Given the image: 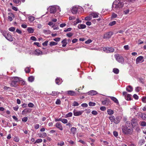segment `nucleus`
Masks as SVG:
<instances>
[{"label": "nucleus", "mask_w": 146, "mask_h": 146, "mask_svg": "<svg viewBox=\"0 0 146 146\" xmlns=\"http://www.w3.org/2000/svg\"><path fill=\"white\" fill-rule=\"evenodd\" d=\"M116 23V22L115 21H113L111 22L109 24V25L110 26H112L115 25Z\"/></svg>", "instance_id": "79ce46f5"}, {"label": "nucleus", "mask_w": 146, "mask_h": 146, "mask_svg": "<svg viewBox=\"0 0 146 146\" xmlns=\"http://www.w3.org/2000/svg\"><path fill=\"white\" fill-rule=\"evenodd\" d=\"M113 71V72L116 74H118L119 71V69L116 68H114Z\"/></svg>", "instance_id": "4c0bfd02"}, {"label": "nucleus", "mask_w": 146, "mask_h": 146, "mask_svg": "<svg viewBox=\"0 0 146 146\" xmlns=\"http://www.w3.org/2000/svg\"><path fill=\"white\" fill-rule=\"evenodd\" d=\"M141 90V88L139 87H137L135 89V91H136V92H139Z\"/></svg>", "instance_id": "864d4df0"}, {"label": "nucleus", "mask_w": 146, "mask_h": 146, "mask_svg": "<svg viewBox=\"0 0 146 146\" xmlns=\"http://www.w3.org/2000/svg\"><path fill=\"white\" fill-rule=\"evenodd\" d=\"M145 141L144 139H141L140 140L139 142V143L141 145H142L144 143H145Z\"/></svg>", "instance_id": "09e8293b"}, {"label": "nucleus", "mask_w": 146, "mask_h": 146, "mask_svg": "<svg viewBox=\"0 0 146 146\" xmlns=\"http://www.w3.org/2000/svg\"><path fill=\"white\" fill-rule=\"evenodd\" d=\"M142 119L144 120H145L146 119V115L144 113L142 114L141 116Z\"/></svg>", "instance_id": "37998d69"}, {"label": "nucleus", "mask_w": 146, "mask_h": 146, "mask_svg": "<svg viewBox=\"0 0 146 146\" xmlns=\"http://www.w3.org/2000/svg\"><path fill=\"white\" fill-rule=\"evenodd\" d=\"M72 113L71 112H69L66 114L65 116V117L67 118L69 117H71L72 116Z\"/></svg>", "instance_id": "c9c22d12"}, {"label": "nucleus", "mask_w": 146, "mask_h": 146, "mask_svg": "<svg viewBox=\"0 0 146 146\" xmlns=\"http://www.w3.org/2000/svg\"><path fill=\"white\" fill-rule=\"evenodd\" d=\"M78 10V8L77 7H73L71 9V11L72 13L75 14L77 13Z\"/></svg>", "instance_id": "dca6fc26"}, {"label": "nucleus", "mask_w": 146, "mask_h": 146, "mask_svg": "<svg viewBox=\"0 0 146 146\" xmlns=\"http://www.w3.org/2000/svg\"><path fill=\"white\" fill-rule=\"evenodd\" d=\"M8 15V20L10 21H12L13 20V18H14V14L11 13H9Z\"/></svg>", "instance_id": "f8f14e48"}, {"label": "nucleus", "mask_w": 146, "mask_h": 146, "mask_svg": "<svg viewBox=\"0 0 146 146\" xmlns=\"http://www.w3.org/2000/svg\"><path fill=\"white\" fill-rule=\"evenodd\" d=\"M96 105V103L94 102H90L89 103V105L90 106H93Z\"/></svg>", "instance_id": "de8ad7c7"}, {"label": "nucleus", "mask_w": 146, "mask_h": 146, "mask_svg": "<svg viewBox=\"0 0 146 146\" xmlns=\"http://www.w3.org/2000/svg\"><path fill=\"white\" fill-rule=\"evenodd\" d=\"M56 104L57 105H59L60 104V100L59 99H57L56 102Z\"/></svg>", "instance_id": "e2e57ef3"}, {"label": "nucleus", "mask_w": 146, "mask_h": 146, "mask_svg": "<svg viewBox=\"0 0 146 146\" xmlns=\"http://www.w3.org/2000/svg\"><path fill=\"white\" fill-rule=\"evenodd\" d=\"M129 9H127L124 11V13L125 15H126L129 13Z\"/></svg>", "instance_id": "0e129e2a"}, {"label": "nucleus", "mask_w": 146, "mask_h": 146, "mask_svg": "<svg viewBox=\"0 0 146 146\" xmlns=\"http://www.w3.org/2000/svg\"><path fill=\"white\" fill-rule=\"evenodd\" d=\"M110 98L114 102L117 104H119V102L116 98L113 96L110 97Z\"/></svg>", "instance_id": "4be33fe9"}, {"label": "nucleus", "mask_w": 146, "mask_h": 146, "mask_svg": "<svg viewBox=\"0 0 146 146\" xmlns=\"http://www.w3.org/2000/svg\"><path fill=\"white\" fill-rule=\"evenodd\" d=\"M34 106V104L31 103H30L28 104V106L29 107L32 108Z\"/></svg>", "instance_id": "bf43d9fd"}, {"label": "nucleus", "mask_w": 146, "mask_h": 146, "mask_svg": "<svg viewBox=\"0 0 146 146\" xmlns=\"http://www.w3.org/2000/svg\"><path fill=\"white\" fill-rule=\"evenodd\" d=\"M74 115L75 116H78L81 115L83 112L82 111H77L74 110L73 111Z\"/></svg>", "instance_id": "9b49d317"}, {"label": "nucleus", "mask_w": 146, "mask_h": 146, "mask_svg": "<svg viewBox=\"0 0 146 146\" xmlns=\"http://www.w3.org/2000/svg\"><path fill=\"white\" fill-rule=\"evenodd\" d=\"M106 109V108L105 106H102L100 108V110L102 111H105Z\"/></svg>", "instance_id": "13d9d810"}, {"label": "nucleus", "mask_w": 146, "mask_h": 146, "mask_svg": "<svg viewBox=\"0 0 146 146\" xmlns=\"http://www.w3.org/2000/svg\"><path fill=\"white\" fill-rule=\"evenodd\" d=\"M46 52H42L38 49H36L34 52V54L37 56H39L43 54H46Z\"/></svg>", "instance_id": "6e6552de"}, {"label": "nucleus", "mask_w": 146, "mask_h": 146, "mask_svg": "<svg viewBox=\"0 0 146 146\" xmlns=\"http://www.w3.org/2000/svg\"><path fill=\"white\" fill-rule=\"evenodd\" d=\"M117 14H116L115 13H113L112 14L111 18L112 19L116 18L117 17Z\"/></svg>", "instance_id": "a18cd8bd"}, {"label": "nucleus", "mask_w": 146, "mask_h": 146, "mask_svg": "<svg viewBox=\"0 0 146 146\" xmlns=\"http://www.w3.org/2000/svg\"><path fill=\"white\" fill-rule=\"evenodd\" d=\"M108 100H106L102 101V104L104 105H106L108 104Z\"/></svg>", "instance_id": "72a5a7b5"}, {"label": "nucleus", "mask_w": 146, "mask_h": 146, "mask_svg": "<svg viewBox=\"0 0 146 146\" xmlns=\"http://www.w3.org/2000/svg\"><path fill=\"white\" fill-rule=\"evenodd\" d=\"M139 124L142 127H145L146 126V122L145 121H140Z\"/></svg>", "instance_id": "cd10ccee"}, {"label": "nucleus", "mask_w": 146, "mask_h": 146, "mask_svg": "<svg viewBox=\"0 0 146 146\" xmlns=\"http://www.w3.org/2000/svg\"><path fill=\"white\" fill-rule=\"evenodd\" d=\"M64 143L63 141H61L60 143H58L57 144V145H60V146H62L64 145Z\"/></svg>", "instance_id": "4d7b16f0"}, {"label": "nucleus", "mask_w": 146, "mask_h": 146, "mask_svg": "<svg viewBox=\"0 0 146 146\" xmlns=\"http://www.w3.org/2000/svg\"><path fill=\"white\" fill-rule=\"evenodd\" d=\"M40 125L38 124H36L34 125V127L36 129H38Z\"/></svg>", "instance_id": "5fc2aeb1"}, {"label": "nucleus", "mask_w": 146, "mask_h": 146, "mask_svg": "<svg viewBox=\"0 0 146 146\" xmlns=\"http://www.w3.org/2000/svg\"><path fill=\"white\" fill-rule=\"evenodd\" d=\"M28 18L30 22H32L35 20V17L33 16H29L28 17Z\"/></svg>", "instance_id": "2f4dec72"}, {"label": "nucleus", "mask_w": 146, "mask_h": 146, "mask_svg": "<svg viewBox=\"0 0 146 146\" xmlns=\"http://www.w3.org/2000/svg\"><path fill=\"white\" fill-rule=\"evenodd\" d=\"M92 19V17L91 16H90V15L89 16H87L85 18V19L86 21H90Z\"/></svg>", "instance_id": "e433bc0d"}, {"label": "nucleus", "mask_w": 146, "mask_h": 146, "mask_svg": "<svg viewBox=\"0 0 146 146\" xmlns=\"http://www.w3.org/2000/svg\"><path fill=\"white\" fill-rule=\"evenodd\" d=\"M79 105V104L78 103V102H77L76 101H74V102L73 103L72 106H78Z\"/></svg>", "instance_id": "603ef678"}, {"label": "nucleus", "mask_w": 146, "mask_h": 146, "mask_svg": "<svg viewBox=\"0 0 146 146\" xmlns=\"http://www.w3.org/2000/svg\"><path fill=\"white\" fill-rule=\"evenodd\" d=\"M86 26L85 25L79 24L78 25V27L79 29H84L86 28Z\"/></svg>", "instance_id": "bb28decb"}, {"label": "nucleus", "mask_w": 146, "mask_h": 146, "mask_svg": "<svg viewBox=\"0 0 146 146\" xmlns=\"http://www.w3.org/2000/svg\"><path fill=\"white\" fill-rule=\"evenodd\" d=\"M13 108L14 110L15 111H17L19 108V107L17 105L15 107H13Z\"/></svg>", "instance_id": "680f3d73"}, {"label": "nucleus", "mask_w": 146, "mask_h": 146, "mask_svg": "<svg viewBox=\"0 0 146 146\" xmlns=\"http://www.w3.org/2000/svg\"><path fill=\"white\" fill-rule=\"evenodd\" d=\"M28 120V118L27 117H25L22 119V121L24 122H26Z\"/></svg>", "instance_id": "3c124183"}, {"label": "nucleus", "mask_w": 146, "mask_h": 146, "mask_svg": "<svg viewBox=\"0 0 146 146\" xmlns=\"http://www.w3.org/2000/svg\"><path fill=\"white\" fill-rule=\"evenodd\" d=\"M59 93V92H52L51 95L52 96H56L58 95Z\"/></svg>", "instance_id": "f704fd0d"}, {"label": "nucleus", "mask_w": 146, "mask_h": 146, "mask_svg": "<svg viewBox=\"0 0 146 146\" xmlns=\"http://www.w3.org/2000/svg\"><path fill=\"white\" fill-rule=\"evenodd\" d=\"M99 14L96 12H92L90 14V15L93 17L94 18H98L99 17Z\"/></svg>", "instance_id": "9d476101"}, {"label": "nucleus", "mask_w": 146, "mask_h": 146, "mask_svg": "<svg viewBox=\"0 0 146 146\" xmlns=\"http://www.w3.org/2000/svg\"><path fill=\"white\" fill-rule=\"evenodd\" d=\"M57 44V43L56 42H53V41H52L50 42V45L51 46H53L56 45Z\"/></svg>", "instance_id": "ea45409f"}, {"label": "nucleus", "mask_w": 146, "mask_h": 146, "mask_svg": "<svg viewBox=\"0 0 146 146\" xmlns=\"http://www.w3.org/2000/svg\"><path fill=\"white\" fill-rule=\"evenodd\" d=\"M67 93L71 96H74L76 95V94L75 92L72 90H69L67 92Z\"/></svg>", "instance_id": "f3484780"}, {"label": "nucleus", "mask_w": 146, "mask_h": 146, "mask_svg": "<svg viewBox=\"0 0 146 146\" xmlns=\"http://www.w3.org/2000/svg\"><path fill=\"white\" fill-rule=\"evenodd\" d=\"M31 39L33 41H36V38L34 36H32L31 37Z\"/></svg>", "instance_id": "69168bd1"}, {"label": "nucleus", "mask_w": 146, "mask_h": 146, "mask_svg": "<svg viewBox=\"0 0 146 146\" xmlns=\"http://www.w3.org/2000/svg\"><path fill=\"white\" fill-rule=\"evenodd\" d=\"M10 79L17 83L20 81V78L17 77H11Z\"/></svg>", "instance_id": "4468645a"}, {"label": "nucleus", "mask_w": 146, "mask_h": 146, "mask_svg": "<svg viewBox=\"0 0 146 146\" xmlns=\"http://www.w3.org/2000/svg\"><path fill=\"white\" fill-rule=\"evenodd\" d=\"M115 117L113 115H111L109 117V119L111 122H114L115 120Z\"/></svg>", "instance_id": "c756f323"}, {"label": "nucleus", "mask_w": 146, "mask_h": 146, "mask_svg": "<svg viewBox=\"0 0 146 146\" xmlns=\"http://www.w3.org/2000/svg\"><path fill=\"white\" fill-rule=\"evenodd\" d=\"M103 50L107 53L112 52L114 51V49L112 47H105L103 48Z\"/></svg>", "instance_id": "423d86ee"}, {"label": "nucleus", "mask_w": 146, "mask_h": 146, "mask_svg": "<svg viewBox=\"0 0 146 146\" xmlns=\"http://www.w3.org/2000/svg\"><path fill=\"white\" fill-rule=\"evenodd\" d=\"M42 141V139H38L35 142V143H41Z\"/></svg>", "instance_id": "a19ab883"}, {"label": "nucleus", "mask_w": 146, "mask_h": 146, "mask_svg": "<svg viewBox=\"0 0 146 146\" xmlns=\"http://www.w3.org/2000/svg\"><path fill=\"white\" fill-rule=\"evenodd\" d=\"M55 126L56 128L59 129L60 130L62 131L63 130V127L61 123L60 122L57 123L56 124Z\"/></svg>", "instance_id": "ddd939ff"}, {"label": "nucleus", "mask_w": 146, "mask_h": 146, "mask_svg": "<svg viewBox=\"0 0 146 146\" xmlns=\"http://www.w3.org/2000/svg\"><path fill=\"white\" fill-rule=\"evenodd\" d=\"M107 112L108 114L110 115H112L113 114V111L112 110L110 109L108 110Z\"/></svg>", "instance_id": "473e14b6"}, {"label": "nucleus", "mask_w": 146, "mask_h": 146, "mask_svg": "<svg viewBox=\"0 0 146 146\" xmlns=\"http://www.w3.org/2000/svg\"><path fill=\"white\" fill-rule=\"evenodd\" d=\"M114 56L116 60L118 62L122 64L123 63L124 59L122 56L118 54H115Z\"/></svg>", "instance_id": "39448f33"}, {"label": "nucleus", "mask_w": 146, "mask_h": 146, "mask_svg": "<svg viewBox=\"0 0 146 146\" xmlns=\"http://www.w3.org/2000/svg\"><path fill=\"white\" fill-rule=\"evenodd\" d=\"M15 29V28L14 27H11L9 29V30L11 32H14Z\"/></svg>", "instance_id": "c03bdc74"}, {"label": "nucleus", "mask_w": 146, "mask_h": 146, "mask_svg": "<svg viewBox=\"0 0 146 146\" xmlns=\"http://www.w3.org/2000/svg\"><path fill=\"white\" fill-rule=\"evenodd\" d=\"M35 79V77L33 76H31L28 78V80L30 82H33Z\"/></svg>", "instance_id": "a878e982"}, {"label": "nucleus", "mask_w": 146, "mask_h": 146, "mask_svg": "<svg viewBox=\"0 0 146 146\" xmlns=\"http://www.w3.org/2000/svg\"><path fill=\"white\" fill-rule=\"evenodd\" d=\"M88 93L89 95L92 96L95 95L97 94V92L94 90H91Z\"/></svg>", "instance_id": "a211bd4d"}, {"label": "nucleus", "mask_w": 146, "mask_h": 146, "mask_svg": "<svg viewBox=\"0 0 146 146\" xmlns=\"http://www.w3.org/2000/svg\"><path fill=\"white\" fill-rule=\"evenodd\" d=\"M74 34L72 33H68L66 35L68 37H70L72 36Z\"/></svg>", "instance_id": "6e6d98bb"}, {"label": "nucleus", "mask_w": 146, "mask_h": 146, "mask_svg": "<svg viewBox=\"0 0 146 146\" xmlns=\"http://www.w3.org/2000/svg\"><path fill=\"white\" fill-rule=\"evenodd\" d=\"M38 136L41 138H44L47 136L46 133L45 132H44L42 133H40L38 134Z\"/></svg>", "instance_id": "aec40b11"}, {"label": "nucleus", "mask_w": 146, "mask_h": 146, "mask_svg": "<svg viewBox=\"0 0 146 146\" xmlns=\"http://www.w3.org/2000/svg\"><path fill=\"white\" fill-rule=\"evenodd\" d=\"M25 71L26 73H29L30 72V69L29 67H26L25 70Z\"/></svg>", "instance_id": "8fccbe9b"}, {"label": "nucleus", "mask_w": 146, "mask_h": 146, "mask_svg": "<svg viewBox=\"0 0 146 146\" xmlns=\"http://www.w3.org/2000/svg\"><path fill=\"white\" fill-rule=\"evenodd\" d=\"M131 95L130 94H128L126 97L125 98L127 100H131Z\"/></svg>", "instance_id": "58836bf2"}, {"label": "nucleus", "mask_w": 146, "mask_h": 146, "mask_svg": "<svg viewBox=\"0 0 146 146\" xmlns=\"http://www.w3.org/2000/svg\"><path fill=\"white\" fill-rule=\"evenodd\" d=\"M62 46L63 47H64L66 46L67 44V39H64L62 41Z\"/></svg>", "instance_id": "b1692460"}, {"label": "nucleus", "mask_w": 146, "mask_h": 146, "mask_svg": "<svg viewBox=\"0 0 146 146\" xmlns=\"http://www.w3.org/2000/svg\"><path fill=\"white\" fill-rule=\"evenodd\" d=\"M143 57L142 56H140L137 57L136 60V64L141 63L144 61Z\"/></svg>", "instance_id": "1a4fd4ad"}, {"label": "nucleus", "mask_w": 146, "mask_h": 146, "mask_svg": "<svg viewBox=\"0 0 146 146\" xmlns=\"http://www.w3.org/2000/svg\"><path fill=\"white\" fill-rule=\"evenodd\" d=\"M113 135L115 137H117L118 135V133L117 132L114 131L113 132Z\"/></svg>", "instance_id": "052dcab7"}, {"label": "nucleus", "mask_w": 146, "mask_h": 146, "mask_svg": "<svg viewBox=\"0 0 146 146\" xmlns=\"http://www.w3.org/2000/svg\"><path fill=\"white\" fill-rule=\"evenodd\" d=\"M121 129L123 133L125 135H131L133 131L132 124L129 122H126L125 126H122Z\"/></svg>", "instance_id": "f257e3e1"}, {"label": "nucleus", "mask_w": 146, "mask_h": 146, "mask_svg": "<svg viewBox=\"0 0 146 146\" xmlns=\"http://www.w3.org/2000/svg\"><path fill=\"white\" fill-rule=\"evenodd\" d=\"M124 3L121 0H116L113 3L112 7H115L116 9H119L121 8L123 6Z\"/></svg>", "instance_id": "f03ea898"}, {"label": "nucleus", "mask_w": 146, "mask_h": 146, "mask_svg": "<svg viewBox=\"0 0 146 146\" xmlns=\"http://www.w3.org/2000/svg\"><path fill=\"white\" fill-rule=\"evenodd\" d=\"M61 122L64 123H66L68 122V120L65 119H62Z\"/></svg>", "instance_id": "49530a36"}, {"label": "nucleus", "mask_w": 146, "mask_h": 146, "mask_svg": "<svg viewBox=\"0 0 146 146\" xmlns=\"http://www.w3.org/2000/svg\"><path fill=\"white\" fill-rule=\"evenodd\" d=\"M11 81V82L10 84V86L11 87H16L17 85V83L12 80Z\"/></svg>", "instance_id": "5701e85b"}, {"label": "nucleus", "mask_w": 146, "mask_h": 146, "mask_svg": "<svg viewBox=\"0 0 146 146\" xmlns=\"http://www.w3.org/2000/svg\"><path fill=\"white\" fill-rule=\"evenodd\" d=\"M1 33L3 35L7 40L11 41L13 40V38L9 34L7 33V31H1Z\"/></svg>", "instance_id": "20e7f679"}, {"label": "nucleus", "mask_w": 146, "mask_h": 146, "mask_svg": "<svg viewBox=\"0 0 146 146\" xmlns=\"http://www.w3.org/2000/svg\"><path fill=\"white\" fill-rule=\"evenodd\" d=\"M31 111V110L30 109L26 108L23 110L22 112V113L23 115H24L28 113H29Z\"/></svg>", "instance_id": "2eb2a0df"}, {"label": "nucleus", "mask_w": 146, "mask_h": 146, "mask_svg": "<svg viewBox=\"0 0 146 146\" xmlns=\"http://www.w3.org/2000/svg\"><path fill=\"white\" fill-rule=\"evenodd\" d=\"M71 132L74 134H75L76 131V128L74 127H72L71 129Z\"/></svg>", "instance_id": "7c9ffc66"}, {"label": "nucleus", "mask_w": 146, "mask_h": 146, "mask_svg": "<svg viewBox=\"0 0 146 146\" xmlns=\"http://www.w3.org/2000/svg\"><path fill=\"white\" fill-rule=\"evenodd\" d=\"M120 117L119 116H117L115 118L114 123L116 124L118 123L120 120Z\"/></svg>", "instance_id": "6ab92c4d"}, {"label": "nucleus", "mask_w": 146, "mask_h": 146, "mask_svg": "<svg viewBox=\"0 0 146 146\" xmlns=\"http://www.w3.org/2000/svg\"><path fill=\"white\" fill-rule=\"evenodd\" d=\"M50 7V12L51 13H54L56 11L59 12L60 11V9L58 6H52Z\"/></svg>", "instance_id": "7ed1b4c3"}, {"label": "nucleus", "mask_w": 146, "mask_h": 146, "mask_svg": "<svg viewBox=\"0 0 146 146\" xmlns=\"http://www.w3.org/2000/svg\"><path fill=\"white\" fill-rule=\"evenodd\" d=\"M27 30L30 33H33L34 31V30L31 27H29Z\"/></svg>", "instance_id": "c85d7f7f"}, {"label": "nucleus", "mask_w": 146, "mask_h": 146, "mask_svg": "<svg viewBox=\"0 0 146 146\" xmlns=\"http://www.w3.org/2000/svg\"><path fill=\"white\" fill-rule=\"evenodd\" d=\"M133 97L136 100H138L139 98L138 96L136 94H135L133 95Z\"/></svg>", "instance_id": "338daca9"}, {"label": "nucleus", "mask_w": 146, "mask_h": 146, "mask_svg": "<svg viewBox=\"0 0 146 146\" xmlns=\"http://www.w3.org/2000/svg\"><path fill=\"white\" fill-rule=\"evenodd\" d=\"M113 33L112 32H109L106 33L104 35L103 38L104 39H108L111 36Z\"/></svg>", "instance_id": "0eeeda50"}, {"label": "nucleus", "mask_w": 146, "mask_h": 146, "mask_svg": "<svg viewBox=\"0 0 146 146\" xmlns=\"http://www.w3.org/2000/svg\"><path fill=\"white\" fill-rule=\"evenodd\" d=\"M92 114L96 115L98 114V113L96 111L94 110L92 112Z\"/></svg>", "instance_id": "774afa93"}, {"label": "nucleus", "mask_w": 146, "mask_h": 146, "mask_svg": "<svg viewBox=\"0 0 146 146\" xmlns=\"http://www.w3.org/2000/svg\"><path fill=\"white\" fill-rule=\"evenodd\" d=\"M126 90L129 92H131L133 90V87L131 86H128L126 87Z\"/></svg>", "instance_id": "412c9836"}, {"label": "nucleus", "mask_w": 146, "mask_h": 146, "mask_svg": "<svg viewBox=\"0 0 146 146\" xmlns=\"http://www.w3.org/2000/svg\"><path fill=\"white\" fill-rule=\"evenodd\" d=\"M61 80H60V78H57L55 80L56 83L57 84L59 85L62 82Z\"/></svg>", "instance_id": "393cba45"}]
</instances>
